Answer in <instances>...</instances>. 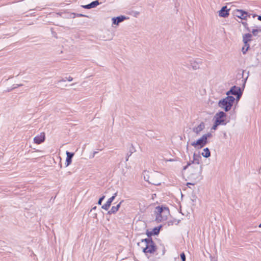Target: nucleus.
Segmentation results:
<instances>
[{
    "label": "nucleus",
    "mask_w": 261,
    "mask_h": 261,
    "mask_svg": "<svg viewBox=\"0 0 261 261\" xmlns=\"http://www.w3.org/2000/svg\"><path fill=\"white\" fill-rule=\"evenodd\" d=\"M78 16H82V17H87L86 15H83V14H79Z\"/></svg>",
    "instance_id": "30"
},
{
    "label": "nucleus",
    "mask_w": 261,
    "mask_h": 261,
    "mask_svg": "<svg viewBox=\"0 0 261 261\" xmlns=\"http://www.w3.org/2000/svg\"><path fill=\"white\" fill-rule=\"evenodd\" d=\"M259 227H261V223L259 224Z\"/></svg>",
    "instance_id": "35"
},
{
    "label": "nucleus",
    "mask_w": 261,
    "mask_h": 261,
    "mask_svg": "<svg viewBox=\"0 0 261 261\" xmlns=\"http://www.w3.org/2000/svg\"><path fill=\"white\" fill-rule=\"evenodd\" d=\"M99 4V3L98 1H95L92 2V3H91L90 4H88V5L83 6V7L85 9H91V8H93L96 7Z\"/></svg>",
    "instance_id": "18"
},
{
    "label": "nucleus",
    "mask_w": 261,
    "mask_h": 261,
    "mask_svg": "<svg viewBox=\"0 0 261 261\" xmlns=\"http://www.w3.org/2000/svg\"><path fill=\"white\" fill-rule=\"evenodd\" d=\"M180 257L182 260V261H186V256L184 253H182L180 254Z\"/></svg>",
    "instance_id": "28"
},
{
    "label": "nucleus",
    "mask_w": 261,
    "mask_h": 261,
    "mask_svg": "<svg viewBox=\"0 0 261 261\" xmlns=\"http://www.w3.org/2000/svg\"><path fill=\"white\" fill-rule=\"evenodd\" d=\"M95 209H96V206H95V207H94L93 208V210H95Z\"/></svg>",
    "instance_id": "34"
},
{
    "label": "nucleus",
    "mask_w": 261,
    "mask_h": 261,
    "mask_svg": "<svg viewBox=\"0 0 261 261\" xmlns=\"http://www.w3.org/2000/svg\"><path fill=\"white\" fill-rule=\"evenodd\" d=\"M250 45L249 43L244 44V46L242 48V51L243 54H246L247 51L248 50Z\"/></svg>",
    "instance_id": "23"
},
{
    "label": "nucleus",
    "mask_w": 261,
    "mask_h": 261,
    "mask_svg": "<svg viewBox=\"0 0 261 261\" xmlns=\"http://www.w3.org/2000/svg\"><path fill=\"white\" fill-rule=\"evenodd\" d=\"M202 63V62L200 59L192 60L190 61V66L194 70L199 69Z\"/></svg>",
    "instance_id": "10"
},
{
    "label": "nucleus",
    "mask_w": 261,
    "mask_h": 261,
    "mask_svg": "<svg viewBox=\"0 0 261 261\" xmlns=\"http://www.w3.org/2000/svg\"><path fill=\"white\" fill-rule=\"evenodd\" d=\"M66 155H67V158H66V166H68L71 163L72 158L74 155L73 153H71L68 151H66Z\"/></svg>",
    "instance_id": "17"
},
{
    "label": "nucleus",
    "mask_w": 261,
    "mask_h": 261,
    "mask_svg": "<svg viewBox=\"0 0 261 261\" xmlns=\"http://www.w3.org/2000/svg\"><path fill=\"white\" fill-rule=\"evenodd\" d=\"M251 32L253 35L257 36L258 33H261V28L256 27V29H253Z\"/></svg>",
    "instance_id": "22"
},
{
    "label": "nucleus",
    "mask_w": 261,
    "mask_h": 261,
    "mask_svg": "<svg viewBox=\"0 0 261 261\" xmlns=\"http://www.w3.org/2000/svg\"><path fill=\"white\" fill-rule=\"evenodd\" d=\"M142 243H144L145 247L143 248V251L144 253H152L155 251V247L153 242L149 239H145L142 240Z\"/></svg>",
    "instance_id": "5"
},
{
    "label": "nucleus",
    "mask_w": 261,
    "mask_h": 261,
    "mask_svg": "<svg viewBox=\"0 0 261 261\" xmlns=\"http://www.w3.org/2000/svg\"><path fill=\"white\" fill-rule=\"evenodd\" d=\"M234 101L235 98L233 96H227L225 98L220 100L218 105L220 108L224 110L225 112H228L231 109Z\"/></svg>",
    "instance_id": "2"
},
{
    "label": "nucleus",
    "mask_w": 261,
    "mask_h": 261,
    "mask_svg": "<svg viewBox=\"0 0 261 261\" xmlns=\"http://www.w3.org/2000/svg\"><path fill=\"white\" fill-rule=\"evenodd\" d=\"M201 155L206 158H208L211 155V152L208 148H205L203 149V151L201 153Z\"/></svg>",
    "instance_id": "20"
},
{
    "label": "nucleus",
    "mask_w": 261,
    "mask_h": 261,
    "mask_svg": "<svg viewBox=\"0 0 261 261\" xmlns=\"http://www.w3.org/2000/svg\"><path fill=\"white\" fill-rule=\"evenodd\" d=\"M122 202V201H121L118 204H117L115 206H112L111 209L109 211V212H108L109 214H114V213H116L118 211Z\"/></svg>",
    "instance_id": "19"
},
{
    "label": "nucleus",
    "mask_w": 261,
    "mask_h": 261,
    "mask_svg": "<svg viewBox=\"0 0 261 261\" xmlns=\"http://www.w3.org/2000/svg\"><path fill=\"white\" fill-rule=\"evenodd\" d=\"M168 161H169V162H172V161H174V160L173 159H170V160H169Z\"/></svg>",
    "instance_id": "32"
},
{
    "label": "nucleus",
    "mask_w": 261,
    "mask_h": 261,
    "mask_svg": "<svg viewBox=\"0 0 261 261\" xmlns=\"http://www.w3.org/2000/svg\"><path fill=\"white\" fill-rule=\"evenodd\" d=\"M204 128V124L203 122L200 123L197 126L193 128V131L196 134H199Z\"/></svg>",
    "instance_id": "15"
},
{
    "label": "nucleus",
    "mask_w": 261,
    "mask_h": 261,
    "mask_svg": "<svg viewBox=\"0 0 261 261\" xmlns=\"http://www.w3.org/2000/svg\"><path fill=\"white\" fill-rule=\"evenodd\" d=\"M255 16H256V15H255V14L253 15V17H255Z\"/></svg>",
    "instance_id": "33"
},
{
    "label": "nucleus",
    "mask_w": 261,
    "mask_h": 261,
    "mask_svg": "<svg viewBox=\"0 0 261 261\" xmlns=\"http://www.w3.org/2000/svg\"><path fill=\"white\" fill-rule=\"evenodd\" d=\"M126 19V17L124 16H120L117 17H113L112 20L113 23L116 25H118L119 23L122 22Z\"/></svg>",
    "instance_id": "14"
},
{
    "label": "nucleus",
    "mask_w": 261,
    "mask_h": 261,
    "mask_svg": "<svg viewBox=\"0 0 261 261\" xmlns=\"http://www.w3.org/2000/svg\"><path fill=\"white\" fill-rule=\"evenodd\" d=\"M154 213L156 215L155 220L158 222H161L167 220L169 211L167 207L157 206L155 208Z\"/></svg>",
    "instance_id": "3"
},
{
    "label": "nucleus",
    "mask_w": 261,
    "mask_h": 261,
    "mask_svg": "<svg viewBox=\"0 0 261 261\" xmlns=\"http://www.w3.org/2000/svg\"><path fill=\"white\" fill-rule=\"evenodd\" d=\"M160 174L156 172H151L148 182L154 185L161 184Z\"/></svg>",
    "instance_id": "8"
},
{
    "label": "nucleus",
    "mask_w": 261,
    "mask_h": 261,
    "mask_svg": "<svg viewBox=\"0 0 261 261\" xmlns=\"http://www.w3.org/2000/svg\"><path fill=\"white\" fill-rule=\"evenodd\" d=\"M241 23L243 24V25L244 27V28L247 30V31L250 32V29L248 27V24L246 21H241Z\"/></svg>",
    "instance_id": "24"
},
{
    "label": "nucleus",
    "mask_w": 261,
    "mask_h": 261,
    "mask_svg": "<svg viewBox=\"0 0 261 261\" xmlns=\"http://www.w3.org/2000/svg\"><path fill=\"white\" fill-rule=\"evenodd\" d=\"M252 35L251 34H245L243 36V42L244 44L248 43L251 40Z\"/></svg>",
    "instance_id": "16"
},
{
    "label": "nucleus",
    "mask_w": 261,
    "mask_h": 261,
    "mask_svg": "<svg viewBox=\"0 0 261 261\" xmlns=\"http://www.w3.org/2000/svg\"><path fill=\"white\" fill-rule=\"evenodd\" d=\"M66 80H67L69 82H71L73 80V78L71 76H69L68 77H65V79H63L62 80H61L59 81V82H65Z\"/></svg>",
    "instance_id": "26"
},
{
    "label": "nucleus",
    "mask_w": 261,
    "mask_h": 261,
    "mask_svg": "<svg viewBox=\"0 0 261 261\" xmlns=\"http://www.w3.org/2000/svg\"><path fill=\"white\" fill-rule=\"evenodd\" d=\"M45 140V134L44 133H41L39 135L36 136L34 138V143L40 144V143L43 142Z\"/></svg>",
    "instance_id": "11"
},
{
    "label": "nucleus",
    "mask_w": 261,
    "mask_h": 261,
    "mask_svg": "<svg viewBox=\"0 0 261 261\" xmlns=\"http://www.w3.org/2000/svg\"><path fill=\"white\" fill-rule=\"evenodd\" d=\"M212 136L211 134L207 133L203 135L200 138L196 141H194L191 143V145L195 148H201L207 142V139Z\"/></svg>",
    "instance_id": "4"
},
{
    "label": "nucleus",
    "mask_w": 261,
    "mask_h": 261,
    "mask_svg": "<svg viewBox=\"0 0 261 261\" xmlns=\"http://www.w3.org/2000/svg\"><path fill=\"white\" fill-rule=\"evenodd\" d=\"M226 114L222 111L217 113L214 117L215 121H216L217 123L220 124L221 125H225L226 124Z\"/></svg>",
    "instance_id": "9"
},
{
    "label": "nucleus",
    "mask_w": 261,
    "mask_h": 261,
    "mask_svg": "<svg viewBox=\"0 0 261 261\" xmlns=\"http://www.w3.org/2000/svg\"><path fill=\"white\" fill-rule=\"evenodd\" d=\"M219 16L222 17H226L229 15V13L226 6H224L218 12Z\"/></svg>",
    "instance_id": "13"
},
{
    "label": "nucleus",
    "mask_w": 261,
    "mask_h": 261,
    "mask_svg": "<svg viewBox=\"0 0 261 261\" xmlns=\"http://www.w3.org/2000/svg\"><path fill=\"white\" fill-rule=\"evenodd\" d=\"M226 94L227 96H232L231 95L236 96V100L238 101L239 100L242 95V91H241L240 87L234 86L232 87Z\"/></svg>",
    "instance_id": "6"
},
{
    "label": "nucleus",
    "mask_w": 261,
    "mask_h": 261,
    "mask_svg": "<svg viewBox=\"0 0 261 261\" xmlns=\"http://www.w3.org/2000/svg\"><path fill=\"white\" fill-rule=\"evenodd\" d=\"M160 227H156L153 228L152 234L156 235L159 233Z\"/></svg>",
    "instance_id": "25"
},
{
    "label": "nucleus",
    "mask_w": 261,
    "mask_h": 261,
    "mask_svg": "<svg viewBox=\"0 0 261 261\" xmlns=\"http://www.w3.org/2000/svg\"><path fill=\"white\" fill-rule=\"evenodd\" d=\"M144 179L145 180L147 181H149L150 180V175L151 174V172H149V171H144L143 173Z\"/></svg>",
    "instance_id": "21"
},
{
    "label": "nucleus",
    "mask_w": 261,
    "mask_h": 261,
    "mask_svg": "<svg viewBox=\"0 0 261 261\" xmlns=\"http://www.w3.org/2000/svg\"><path fill=\"white\" fill-rule=\"evenodd\" d=\"M232 14L234 16L239 18L242 20H246L247 18L249 17L250 16L248 12L241 9H236L233 10Z\"/></svg>",
    "instance_id": "7"
},
{
    "label": "nucleus",
    "mask_w": 261,
    "mask_h": 261,
    "mask_svg": "<svg viewBox=\"0 0 261 261\" xmlns=\"http://www.w3.org/2000/svg\"><path fill=\"white\" fill-rule=\"evenodd\" d=\"M219 125H221L220 124L218 123H217L216 121H215V123L213 125V127H212V129H213V130H216L217 129V126Z\"/></svg>",
    "instance_id": "27"
},
{
    "label": "nucleus",
    "mask_w": 261,
    "mask_h": 261,
    "mask_svg": "<svg viewBox=\"0 0 261 261\" xmlns=\"http://www.w3.org/2000/svg\"><path fill=\"white\" fill-rule=\"evenodd\" d=\"M105 197V196H103L102 197H101V198H99V199L98 200V204H99V205L101 204L102 201L104 199Z\"/></svg>",
    "instance_id": "29"
},
{
    "label": "nucleus",
    "mask_w": 261,
    "mask_h": 261,
    "mask_svg": "<svg viewBox=\"0 0 261 261\" xmlns=\"http://www.w3.org/2000/svg\"><path fill=\"white\" fill-rule=\"evenodd\" d=\"M258 19L260 21H261V16H258Z\"/></svg>",
    "instance_id": "31"
},
{
    "label": "nucleus",
    "mask_w": 261,
    "mask_h": 261,
    "mask_svg": "<svg viewBox=\"0 0 261 261\" xmlns=\"http://www.w3.org/2000/svg\"><path fill=\"white\" fill-rule=\"evenodd\" d=\"M201 160L199 155L194 153L193 160L183 168V171L188 170L189 179L195 182L199 181L202 177V166L200 165Z\"/></svg>",
    "instance_id": "1"
},
{
    "label": "nucleus",
    "mask_w": 261,
    "mask_h": 261,
    "mask_svg": "<svg viewBox=\"0 0 261 261\" xmlns=\"http://www.w3.org/2000/svg\"><path fill=\"white\" fill-rule=\"evenodd\" d=\"M116 195H117V193H115L114 194V195L112 197L110 198L108 200L107 202L102 206V207H101L102 208H103V209H104L105 210H108L109 209V208L110 207L112 202L114 200V199H115V197L116 196Z\"/></svg>",
    "instance_id": "12"
}]
</instances>
